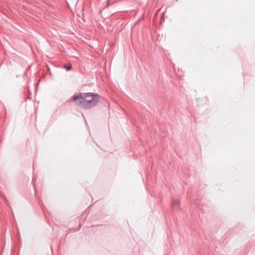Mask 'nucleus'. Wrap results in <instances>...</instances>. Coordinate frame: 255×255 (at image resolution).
Returning a JSON list of instances; mask_svg holds the SVG:
<instances>
[{"label": "nucleus", "instance_id": "nucleus-3", "mask_svg": "<svg viewBox=\"0 0 255 255\" xmlns=\"http://www.w3.org/2000/svg\"><path fill=\"white\" fill-rule=\"evenodd\" d=\"M64 67L67 71H69L72 68V64L71 63L65 64Z\"/></svg>", "mask_w": 255, "mask_h": 255}, {"label": "nucleus", "instance_id": "nucleus-1", "mask_svg": "<svg viewBox=\"0 0 255 255\" xmlns=\"http://www.w3.org/2000/svg\"><path fill=\"white\" fill-rule=\"evenodd\" d=\"M83 97L85 101L84 109H88L94 107L100 100L99 95L92 92L83 93Z\"/></svg>", "mask_w": 255, "mask_h": 255}, {"label": "nucleus", "instance_id": "nucleus-5", "mask_svg": "<svg viewBox=\"0 0 255 255\" xmlns=\"http://www.w3.org/2000/svg\"><path fill=\"white\" fill-rule=\"evenodd\" d=\"M109 1H110V0H107V5H110Z\"/></svg>", "mask_w": 255, "mask_h": 255}, {"label": "nucleus", "instance_id": "nucleus-2", "mask_svg": "<svg viewBox=\"0 0 255 255\" xmlns=\"http://www.w3.org/2000/svg\"><path fill=\"white\" fill-rule=\"evenodd\" d=\"M72 99L75 104L78 107L84 109V98L83 97V93H79L75 94L72 97Z\"/></svg>", "mask_w": 255, "mask_h": 255}, {"label": "nucleus", "instance_id": "nucleus-4", "mask_svg": "<svg viewBox=\"0 0 255 255\" xmlns=\"http://www.w3.org/2000/svg\"><path fill=\"white\" fill-rule=\"evenodd\" d=\"M180 205L179 201V200H174L173 201L172 203V206H177L178 207Z\"/></svg>", "mask_w": 255, "mask_h": 255}]
</instances>
